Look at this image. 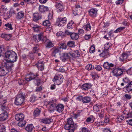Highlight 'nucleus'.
Instances as JSON below:
<instances>
[{"label": "nucleus", "instance_id": "a211bd4d", "mask_svg": "<svg viewBox=\"0 0 132 132\" xmlns=\"http://www.w3.org/2000/svg\"><path fill=\"white\" fill-rule=\"evenodd\" d=\"M6 103V101L5 100H4L3 98L1 97H0V103L2 104L1 105V109L3 111L5 110V109H6V106H5V103Z\"/></svg>", "mask_w": 132, "mask_h": 132}, {"label": "nucleus", "instance_id": "bf43d9fd", "mask_svg": "<svg viewBox=\"0 0 132 132\" xmlns=\"http://www.w3.org/2000/svg\"><path fill=\"white\" fill-rule=\"evenodd\" d=\"M124 97L128 100H130L131 98V96L128 94H125L124 95Z\"/></svg>", "mask_w": 132, "mask_h": 132}, {"label": "nucleus", "instance_id": "ea45409f", "mask_svg": "<svg viewBox=\"0 0 132 132\" xmlns=\"http://www.w3.org/2000/svg\"><path fill=\"white\" fill-rule=\"evenodd\" d=\"M40 110L38 109H37L35 110L34 112V116L35 117L38 116L40 112Z\"/></svg>", "mask_w": 132, "mask_h": 132}, {"label": "nucleus", "instance_id": "774afa93", "mask_svg": "<svg viewBox=\"0 0 132 132\" xmlns=\"http://www.w3.org/2000/svg\"><path fill=\"white\" fill-rule=\"evenodd\" d=\"M73 14L75 16L77 15L78 13V11L76 9L75 10H74L73 11Z\"/></svg>", "mask_w": 132, "mask_h": 132}, {"label": "nucleus", "instance_id": "4468645a", "mask_svg": "<svg viewBox=\"0 0 132 132\" xmlns=\"http://www.w3.org/2000/svg\"><path fill=\"white\" fill-rule=\"evenodd\" d=\"M56 10L58 12H60L64 10V6L62 3L60 2H57L55 5Z\"/></svg>", "mask_w": 132, "mask_h": 132}, {"label": "nucleus", "instance_id": "c756f323", "mask_svg": "<svg viewBox=\"0 0 132 132\" xmlns=\"http://www.w3.org/2000/svg\"><path fill=\"white\" fill-rule=\"evenodd\" d=\"M38 75L36 74V75L34 74H31V76L29 78H26V80L27 81H29L35 79L36 77L38 76Z\"/></svg>", "mask_w": 132, "mask_h": 132}, {"label": "nucleus", "instance_id": "f257e3e1", "mask_svg": "<svg viewBox=\"0 0 132 132\" xmlns=\"http://www.w3.org/2000/svg\"><path fill=\"white\" fill-rule=\"evenodd\" d=\"M4 57L7 59V62L13 63L16 62L17 59V54L14 51L12 50H8L6 52L4 55Z\"/></svg>", "mask_w": 132, "mask_h": 132}, {"label": "nucleus", "instance_id": "e2e57ef3", "mask_svg": "<svg viewBox=\"0 0 132 132\" xmlns=\"http://www.w3.org/2000/svg\"><path fill=\"white\" fill-rule=\"evenodd\" d=\"M127 74L131 75L132 74V68H131L128 70L126 71Z\"/></svg>", "mask_w": 132, "mask_h": 132}, {"label": "nucleus", "instance_id": "2f4dec72", "mask_svg": "<svg viewBox=\"0 0 132 132\" xmlns=\"http://www.w3.org/2000/svg\"><path fill=\"white\" fill-rule=\"evenodd\" d=\"M128 56V55L126 53H123L119 57V59L120 61H123L126 59Z\"/></svg>", "mask_w": 132, "mask_h": 132}, {"label": "nucleus", "instance_id": "c85d7f7f", "mask_svg": "<svg viewBox=\"0 0 132 132\" xmlns=\"http://www.w3.org/2000/svg\"><path fill=\"white\" fill-rule=\"evenodd\" d=\"M91 100V98L86 96L83 97L82 102L85 103H87L89 102Z\"/></svg>", "mask_w": 132, "mask_h": 132}, {"label": "nucleus", "instance_id": "bb28decb", "mask_svg": "<svg viewBox=\"0 0 132 132\" xmlns=\"http://www.w3.org/2000/svg\"><path fill=\"white\" fill-rule=\"evenodd\" d=\"M34 128L32 124L28 125L25 128L26 130L28 132H31L33 130Z\"/></svg>", "mask_w": 132, "mask_h": 132}, {"label": "nucleus", "instance_id": "79ce46f5", "mask_svg": "<svg viewBox=\"0 0 132 132\" xmlns=\"http://www.w3.org/2000/svg\"><path fill=\"white\" fill-rule=\"evenodd\" d=\"M101 108V105L98 104H96L93 106V108L94 110L97 112L99 111V109Z\"/></svg>", "mask_w": 132, "mask_h": 132}, {"label": "nucleus", "instance_id": "72a5a7b5", "mask_svg": "<svg viewBox=\"0 0 132 132\" xmlns=\"http://www.w3.org/2000/svg\"><path fill=\"white\" fill-rule=\"evenodd\" d=\"M84 29L87 31H89L91 30V27L90 24L88 23L86 24H85L83 27Z\"/></svg>", "mask_w": 132, "mask_h": 132}, {"label": "nucleus", "instance_id": "5fc2aeb1", "mask_svg": "<svg viewBox=\"0 0 132 132\" xmlns=\"http://www.w3.org/2000/svg\"><path fill=\"white\" fill-rule=\"evenodd\" d=\"M124 0H119L117 1L116 2V4L117 5H121L123 2Z\"/></svg>", "mask_w": 132, "mask_h": 132}, {"label": "nucleus", "instance_id": "338daca9", "mask_svg": "<svg viewBox=\"0 0 132 132\" xmlns=\"http://www.w3.org/2000/svg\"><path fill=\"white\" fill-rule=\"evenodd\" d=\"M33 52L34 53L37 52H38V48L36 46L34 47L33 49Z\"/></svg>", "mask_w": 132, "mask_h": 132}, {"label": "nucleus", "instance_id": "a19ab883", "mask_svg": "<svg viewBox=\"0 0 132 132\" xmlns=\"http://www.w3.org/2000/svg\"><path fill=\"white\" fill-rule=\"evenodd\" d=\"M26 123V121L25 120H23L20 121L18 123V125L20 127H22L25 125Z\"/></svg>", "mask_w": 132, "mask_h": 132}, {"label": "nucleus", "instance_id": "052dcab7", "mask_svg": "<svg viewBox=\"0 0 132 132\" xmlns=\"http://www.w3.org/2000/svg\"><path fill=\"white\" fill-rule=\"evenodd\" d=\"M64 35V33L62 32L61 31H59L56 34V35L57 36H63Z\"/></svg>", "mask_w": 132, "mask_h": 132}, {"label": "nucleus", "instance_id": "9b49d317", "mask_svg": "<svg viewBox=\"0 0 132 132\" xmlns=\"http://www.w3.org/2000/svg\"><path fill=\"white\" fill-rule=\"evenodd\" d=\"M57 24L59 26H61L64 25L67 21V19L65 17L62 18H59L57 20Z\"/></svg>", "mask_w": 132, "mask_h": 132}, {"label": "nucleus", "instance_id": "f8f14e48", "mask_svg": "<svg viewBox=\"0 0 132 132\" xmlns=\"http://www.w3.org/2000/svg\"><path fill=\"white\" fill-rule=\"evenodd\" d=\"M48 105L49 106L48 110L50 112H53L56 107L55 104L54 102L53 101H52L48 103Z\"/></svg>", "mask_w": 132, "mask_h": 132}, {"label": "nucleus", "instance_id": "a878e982", "mask_svg": "<svg viewBox=\"0 0 132 132\" xmlns=\"http://www.w3.org/2000/svg\"><path fill=\"white\" fill-rule=\"evenodd\" d=\"M53 121V119L49 118H45L41 120V121L44 123L49 124Z\"/></svg>", "mask_w": 132, "mask_h": 132}, {"label": "nucleus", "instance_id": "0eeeda50", "mask_svg": "<svg viewBox=\"0 0 132 132\" xmlns=\"http://www.w3.org/2000/svg\"><path fill=\"white\" fill-rule=\"evenodd\" d=\"M63 76L61 74L59 75L54 77L53 81L55 84L59 85L63 81Z\"/></svg>", "mask_w": 132, "mask_h": 132}, {"label": "nucleus", "instance_id": "864d4df0", "mask_svg": "<svg viewBox=\"0 0 132 132\" xmlns=\"http://www.w3.org/2000/svg\"><path fill=\"white\" fill-rule=\"evenodd\" d=\"M95 46H92L89 50V52L91 53H94L95 51Z\"/></svg>", "mask_w": 132, "mask_h": 132}, {"label": "nucleus", "instance_id": "4d7b16f0", "mask_svg": "<svg viewBox=\"0 0 132 132\" xmlns=\"http://www.w3.org/2000/svg\"><path fill=\"white\" fill-rule=\"evenodd\" d=\"M95 68L96 70L98 71L101 70L102 69V67L99 65L95 66Z\"/></svg>", "mask_w": 132, "mask_h": 132}, {"label": "nucleus", "instance_id": "4c0bfd02", "mask_svg": "<svg viewBox=\"0 0 132 132\" xmlns=\"http://www.w3.org/2000/svg\"><path fill=\"white\" fill-rule=\"evenodd\" d=\"M82 111V110H78L77 114H73V117L74 118L76 119L78 117L82 114V113L81 112Z\"/></svg>", "mask_w": 132, "mask_h": 132}, {"label": "nucleus", "instance_id": "c03bdc74", "mask_svg": "<svg viewBox=\"0 0 132 132\" xmlns=\"http://www.w3.org/2000/svg\"><path fill=\"white\" fill-rule=\"evenodd\" d=\"M37 100V98L35 96L32 95L30 98L29 101L33 103Z\"/></svg>", "mask_w": 132, "mask_h": 132}, {"label": "nucleus", "instance_id": "5701e85b", "mask_svg": "<svg viewBox=\"0 0 132 132\" xmlns=\"http://www.w3.org/2000/svg\"><path fill=\"white\" fill-rule=\"evenodd\" d=\"M56 109L57 111L61 113L64 110V106L62 104H58L56 106Z\"/></svg>", "mask_w": 132, "mask_h": 132}, {"label": "nucleus", "instance_id": "9d476101", "mask_svg": "<svg viewBox=\"0 0 132 132\" xmlns=\"http://www.w3.org/2000/svg\"><path fill=\"white\" fill-rule=\"evenodd\" d=\"M70 53H63L60 55V58L62 61L65 62L71 58Z\"/></svg>", "mask_w": 132, "mask_h": 132}, {"label": "nucleus", "instance_id": "69168bd1", "mask_svg": "<svg viewBox=\"0 0 132 132\" xmlns=\"http://www.w3.org/2000/svg\"><path fill=\"white\" fill-rule=\"evenodd\" d=\"M93 116L92 117L90 116L89 117L87 118L86 120V121L87 122H90L93 119Z\"/></svg>", "mask_w": 132, "mask_h": 132}, {"label": "nucleus", "instance_id": "20e7f679", "mask_svg": "<svg viewBox=\"0 0 132 132\" xmlns=\"http://www.w3.org/2000/svg\"><path fill=\"white\" fill-rule=\"evenodd\" d=\"M110 46L109 44H106L104 45L102 52L100 54L101 56L106 58L110 56L109 49L110 48Z\"/></svg>", "mask_w": 132, "mask_h": 132}, {"label": "nucleus", "instance_id": "7c9ffc66", "mask_svg": "<svg viewBox=\"0 0 132 132\" xmlns=\"http://www.w3.org/2000/svg\"><path fill=\"white\" fill-rule=\"evenodd\" d=\"M123 114L122 116H123V117L126 118L129 117H132L130 116L131 115V112L129 113L128 112H126L125 111H123Z\"/></svg>", "mask_w": 132, "mask_h": 132}, {"label": "nucleus", "instance_id": "13d9d810", "mask_svg": "<svg viewBox=\"0 0 132 132\" xmlns=\"http://www.w3.org/2000/svg\"><path fill=\"white\" fill-rule=\"evenodd\" d=\"M78 34L79 35H81L84 33V30L81 29H80L78 30Z\"/></svg>", "mask_w": 132, "mask_h": 132}, {"label": "nucleus", "instance_id": "7ed1b4c3", "mask_svg": "<svg viewBox=\"0 0 132 132\" xmlns=\"http://www.w3.org/2000/svg\"><path fill=\"white\" fill-rule=\"evenodd\" d=\"M13 64L11 63H6V65L4 67H0V76H2L5 75L12 70Z\"/></svg>", "mask_w": 132, "mask_h": 132}, {"label": "nucleus", "instance_id": "39448f33", "mask_svg": "<svg viewBox=\"0 0 132 132\" xmlns=\"http://www.w3.org/2000/svg\"><path fill=\"white\" fill-rule=\"evenodd\" d=\"M25 95L22 93L17 95L15 98V104L17 105H21L23 102Z\"/></svg>", "mask_w": 132, "mask_h": 132}, {"label": "nucleus", "instance_id": "6e6d98bb", "mask_svg": "<svg viewBox=\"0 0 132 132\" xmlns=\"http://www.w3.org/2000/svg\"><path fill=\"white\" fill-rule=\"evenodd\" d=\"M100 117L101 118H103L104 116V112L103 111H102L101 113L98 114Z\"/></svg>", "mask_w": 132, "mask_h": 132}, {"label": "nucleus", "instance_id": "37998d69", "mask_svg": "<svg viewBox=\"0 0 132 132\" xmlns=\"http://www.w3.org/2000/svg\"><path fill=\"white\" fill-rule=\"evenodd\" d=\"M67 45L69 47H73L75 46V43L73 41H69L68 42Z\"/></svg>", "mask_w": 132, "mask_h": 132}, {"label": "nucleus", "instance_id": "4be33fe9", "mask_svg": "<svg viewBox=\"0 0 132 132\" xmlns=\"http://www.w3.org/2000/svg\"><path fill=\"white\" fill-rule=\"evenodd\" d=\"M24 116L22 113L18 114L15 116V119L17 121H21L23 120Z\"/></svg>", "mask_w": 132, "mask_h": 132}, {"label": "nucleus", "instance_id": "f03ea898", "mask_svg": "<svg viewBox=\"0 0 132 132\" xmlns=\"http://www.w3.org/2000/svg\"><path fill=\"white\" fill-rule=\"evenodd\" d=\"M77 127L76 124H74L72 119L70 118L67 119V123L64 126V128L65 129L68 130V132H74Z\"/></svg>", "mask_w": 132, "mask_h": 132}, {"label": "nucleus", "instance_id": "1a4fd4ad", "mask_svg": "<svg viewBox=\"0 0 132 132\" xmlns=\"http://www.w3.org/2000/svg\"><path fill=\"white\" fill-rule=\"evenodd\" d=\"M113 69L112 72L114 76L118 77L120 76L123 72V70L119 68H113Z\"/></svg>", "mask_w": 132, "mask_h": 132}, {"label": "nucleus", "instance_id": "de8ad7c7", "mask_svg": "<svg viewBox=\"0 0 132 132\" xmlns=\"http://www.w3.org/2000/svg\"><path fill=\"white\" fill-rule=\"evenodd\" d=\"M5 127L3 124L0 125V132H5Z\"/></svg>", "mask_w": 132, "mask_h": 132}, {"label": "nucleus", "instance_id": "f3484780", "mask_svg": "<svg viewBox=\"0 0 132 132\" xmlns=\"http://www.w3.org/2000/svg\"><path fill=\"white\" fill-rule=\"evenodd\" d=\"M33 21H34L37 22L42 18L41 15L38 13H34L33 15Z\"/></svg>", "mask_w": 132, "mask_h": 132}, {"label": "nucleus", "instance_id": "6ab92c4d", "mask_svg": "<svg viewBox=\"0 0 132 132\" xmlns=\"http://www.w3.org/2000/svg\"><path fill=\"white\" fill-rule=\"evenodd\" d=\"M35 65L41 71L44 69V64L43 61L41 60L39 61L35 64Z\"/></svg>", "mask_w": 132, "mask_h": 132}, {"label": "nucleus", "instance_id": "58836bf2", "mask_svg": "<svg viewBox=\"0 0 132 132\" xmlns=\"http://www.w3.org/2000/svg\"><path fill=\"white\" fill-rule=\"evenodd\" d=\"M4 7H2L0 10V13L1 15H4V14L7 12V10L6 9H4L3 8Z\"/></svg>", "mask_w": 132, "mask_h": 132}, {"label": "nucleus", "instance_id": "49530a36", "mask_svg": "<svg viewBox=\"0 0 132 132\" xmlns=\"http://www.w3.org/2000/svg\"><path fill=\"white\" fill-rule=\"evenodd\" d=\"M85 68L87 70H90L93 69L94 68V67L93 66H92L91 64H88L86 65Z\"/></svg>", "mask_w": 132, "mask_h": 132}, {"label": "nucleus", "instance_id": "3c124183", "mask_svg": "<svg viewBox=\"0 0 132 132\" xmlns=\"http://www.w3.org/2000/svg\"><path fill=\"white\" fill-rule=\"evenodd\" d=\"M59 48H57L55 49L52 53V56H55L56 54L58 53L59 52Z\"/></svg>", "mask_w": 132, "mask_h": 132}, {"label": "nucleus", "instance_id": "2eb2a0df", "mask_svg": "<svg viewBox=\"0 0 132 132\" xmlns=\"http://www.w3.org/2000/svg\"><path fill=\"white\" fill-rule=\"evenodd\" d=\"M7 109H5V110L4 111V112L0 114V121H3L7 119L8 116V113L6 110Z\"/></svg>", "mask_w": 132, "mask_h": 132}, {"label": "nucleus", "instance_id": "a18cd8bd", "mask_svg": "<svg viewBox=\"0 0 132 132\" xmlns=\"http://www.w3.org/2000/svg\"><path fill=\"white\" fill-rule=\"evenodd\" d=\"M43 24L45 26L49 27L50 25V23L49 20H46L43 22Z\"/></svg>", "mask_w": 132, "mask_h": 132}, {"label": "nucleus", "instance_id": "603ef678", "mask_svg": "<svg viewBox=\"0 0 132 132\" xmlns=\"http://www.w3.org/2000/svg\"><path fill=\"white\" fill-rule=\"evenodd\" d=\"M125 28L124 27H120L117 29L116 30H115L114 32L115 33H117L120 32L122 30H123Z\"/></svg>", "mask_w": 132, "mask_h": 132}, {"label": "nucleus", "instance_id": "8fccbe9b", "mask_svg": "<svg viewBox=\"0 0 132 132\" xmlns=\"http://www.w3.org/2000/svg\"><path fill=\"white\" fill-rule=\"evenodd\" d=\"M124 118L123 116L119 114L117 117V120L118 121H121Z\"/></svg>", "mask_w": 132, "mask_h": 132}, {"label": "nucleus", "instance_id": "09e8293b", "mask_svg": "<svg viewBox=\"0 0 132 132\" xmlns=\"http://www.w3.org/2000/svg\"><path fill=\"white\" fill-rule=\"evenodd\" d=\"M73 21H71L67 25V28L68 29H72V25L73 24Z\"/></svg>", "mask_w": 132, "mask_h": 132}, {"label": "nucleus", "instance_id": "b1692460", "mask_svg": "<svg viewBox=\"0 0 132 132\" xmlns=\"http://www.w3.org/2000/svg\"><path fill=\"white\" fill-rule=\"evenodd\" d=\"M124 89H126L128 92H129L132 90V81L128 83L127 85L124 88Z\"/></svg>", "mask_w": 132, "mask_h": 132}, {"label": "nucleus", "instance_id": "680f3d73", "mask_svg": "<svg viewBox=\"0 0 132 132\" xmlns=\"http://www.w3.org/2000/svg\"><path fill=\"white\" fill-rule=\"evenodd\" d=\"M30 25L33 28V29L36 28H40V26H39L37 24L34 25V24H31Z\"/></svg>", "mask_w": 132, "mask_h": 132}, {"label": "nucleus", "instance_id": "6e6552de", "mask_svg": "<svg viewBox=\"0 0 132 132\" xmlns=\"http://www.w3.org/2000/svg\"><path fill=\"white\" fill-rule=\"evenodd\" d=\"M65 33L68 35H70L71 39L73 40H77L79 37V35L78 34L75 32H71L68 30H65Z\"/></svg>", "mask_w": 132, "mask_h": 132}, {"label": "nucleus", "instance_id": "aec40b11", "mask_svg": "<svg viewBox=\"0 0 132 132\" xmlns=\"http://www.w3.org/2000/svg\"><path fill=\"white\" fill-rule=\"evenodd\" d=\"M114 64L112 63H109L108 62H106L104 63L103 66L104 68L108 69H111V67H114Z\"/></svg>", "mask_w": 132, "mask_h": 132}, {"label": "nucleus", "instance_id": "423d86ee", "mask_svg": "<svg viewBox=\"0 0 132 132\" xmlns=\"http://www.w3.org/2000/svg\"><path fill=\"white\" fill-rule=\"evenodd\" d=\"M44 33V32H42L40 34L34 36V39L36 42H38L40 40L43 42H45L46 41L47 38L46 36H44L43 35Z\"/></svg>", "mask_w": 132, "mask_h": 132}, {"label": "nucleus", "instance_id": "dca6fc26", "mask_svg": "<svg viewBox=\"0 0 132 132\" xmlns=\"http://www.w3.org/2000/svg\"><path fill=\"white\" fill-rule=\"evenodd\" d=\"M97 10L95 9H92L89 11V15L93 18L95 17L97 14Z\"/></svg>", "mask_w": 132, "mask_h": 132}, {"label": "nucleus", "instance_id": "f704fd0d", "mask_svg": "<svg viewBox=\"0 0 132 132\" xmlns=\"http://www.w3.org/2000/svg\"><path fill=\"white\" fill-rule=\"evenodd\" d=\"M6 28H5V29L6 30H12L13 28L12 27V25L11 24L8 23L4 25Z\"/></svg>", "mask_w": 132, "mask_h": 132}, {"label": "nucleus", "instance_id": "412c9836", "mask_svg": "<svg viewBox=\"0 0 132 132\" xmlns=\"http://www.w3.org/2000/svg\"><path fill=\"white\" fill-rule=\"evenodd\" d=\"M39 10L40 12L44 13L48 11V8L47 7L45 6L42 5H40L39 7Z\"/></svg>", "mask_w": 132, "mask_h": 132}, {"label": "nucleus", "instance_id": "473e14b6", "mask_svg": "<svg viewBox=\"0 0 132 132\" xmlns=\"http://www.w3.org/2000/svg\"><path fill=\"white\" fill-rule=\"evenodd\" d=\"M24 17V13L22 12H18L17 14L16 18L18 19H21Z\"/></svg>", "mask_w": 132, "mask_h": 132}, {"label": "nucleus", "instance_id": "cd10ccee", "mask_svg": "<svg viewBox=\"0 0 132 132\" xmlns=\"http://www.w3.org/2000/svg\"><path fill=\"white\" fill-rule=\"evenodd\" d=\"M2 38H4L6 40H9L12 37V35L11 34H2L1 36Z\"/></svg>", "mask_w": 132, "mask_h": 132}, {"label": "nucleus", "instance_id": "ddd939ff", "mask_svg": "<svg viewBox=\"0 0 132 132\" xmlns=\"http://www.w3.org/2000/svg\"><path fill=\"white\" fill-rule=\"evenodd\" d=\"M71 58L78 57L79 56L80 53L78 50L72 51L69 52Z\"/></svg>", "mask_w": 132, "mask_h": 132}, {"label": "nucleus", "instance_id": "0e129e2a", "mask_svg": "<svg viewBox=\"0 0 132 132\" xmlns=\"http://www.w3.org/2000/svg\"><path fill=\"white\" fill-rule=\"evenodd\" d=\"M18 83L20 85H23L25 83L23 80H20L18 81Z\"/></svg>", "mask_w": 132, "mask_h": 132}, {"label": "nucleus", "instance_id": "393cba45", "mask_svg": "<svg viewBox=\"0 0 132 132\" xmlns=\"http://www.w3.org/2000/svg\"><path fill=\"white\" fill-rule=\"evenodd\" d=\"M91 87V85L90 84L86 83L82 86L81 88L83 90H86L90 88Z\"/></svg>", "mask_w": 132, "mask_h": 132}, {"label": "nucleus", "instance_id": "c9c22d12", "mask_svg": "<svg viewBox=\"0 0 132 132\" xmlns=\"http://www.w3.org/2000/svg\"><path fill=\"white\" fill-rule=\"evenodd\" d=\"M11 16V13L9 12H7L5 14H4L3 17L4 19L6 20L7 19Z\"/></svg>", "mask_w": 132, "mask_h": 132}, {"label": "nucleus", "instance_id": "e433bc0d", "mask_svg": "<svg viewBox=\"0 0 132 132\" xmlns=\"http://www.w3.org/2000/svg\"><path fill=\"white\" fill-rule=\"evenodd\" d=\"M46 42H47V44L46 45V47L51 48L54 46V44L50 41L46 40Z\"/></svg>", "mask_w": 132, "mask_h": 132}]
</instances>
